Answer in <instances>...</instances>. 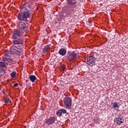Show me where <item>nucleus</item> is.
Wrapping results in <instances>:
<instances>
[{"mask_svg":"<svg viewBox=\"0 0 128 128\" xmlns=\"http://www.w3.org/2000/svg\"><path fill=\"white\" fill-rule=\"evenodd\" d=\"M21 8L22 10L26 11H24L23 13L20 12L18 14V20H23V22H26L28 20V18L30 16V12L28 11V6L26 5H24L21 6Z\"/></svg>","mask_w":128,"mask_h":128,"instance_id":"1","label":"nucleus"},{"mask_svg":"<svg viewBox=\"0 0 128 128\" xmlns=\"http://www.w3.org/2000/svg\"><path fill=\"white\" fill-rule=\"evenodd\" d=\"M24 36V32L18 29L14 30L12 35V40H16V38H22Z\"/></svg>","mask_w":128,"mask_h":128,"instance_id":"2","label":"nucleus"},{"mask_svg":"<svg viewBox=\"0 0 128 128\" xmlns=\"http://www.w3.org/2000/svg\"><path fill=\"white\" fill-rule=\"evenodd\" d=\"M63 102L66 106V108H68V110L72 108V98L69 96H66L64 98Z\"/></svg>","mask_w":128,"mask_h":128,"instance_id":"3","label":"nucleus"},{"mask_svg":"<svg viewBox=\"0 0 128 128\" xmlns=\"http://www.w3.org/2000/svg\"><path fill=\"white\" fill-rule=\"evenodd\" d=\"M12 40L15 46H18V50H22V38H18L16 39H13Z\"/></svg>","mask_w":128,"mask_h":128,"instance_id":"4","label":"nucleus"},{"mask_svg":"<svg viewBox=\"0 0 128 128\" xmlns=\"http://www.w3.org/2000/svg\"><path fill=\"white\" fill-rule=\"evenodd\" d=\"M22 49H18V47L12 46L10 48V50L12 52H13L15 54H21Z\"/></svg>","mask_w":128,"mask_h":128,"instance_id":"5","label":"nucleus"},{"mask_svg":"<svg viewBox=\"0 0 128 128\" xmlns=\"http://www.w3.org/2000/svg\"><path fill=\"white\" fill-rule=\"evenodd\" d=\"M78 54L74 52H70L68 54V60L70 62H72V60H74L76 58Z\"/></svg>","mask_w":128,"mask_h":128,"instance_id":"6","label":"nucleus"},{"mask_svg":"<svg viewBox=\"0 0 128 128\" xmlns=\"http://www.w3.org/2000/svg\"><path fill=\"white\" fill-rule=\"evenodd\" d=\"M114 122L118 126H120L124 122V119L122 117L117 116L114 119Z\"/></svg>","mask_w":128,"mask_h":128,"instance_id":"7","label":"nucleus"},{"mask_svg":"<svg viewBox=\"0 0 128 128\" xmlns=\"http://www.w3.org/2000/svg\"><path fill=\"white\" fill-rule=\"evenodd\" d=\"M56 122V117L51 116L48 119H47L46 122H44L45 124H48V126H50Z\"/></svg>","mask_w":128,"mask_h":128,"instance_id":"8","label":"nucleus"},{"mask_svg":"<svg viewBox=\"0 0 128 128\" xmlns=\"http://www.w3.org/2000/svg\"><path fill=\"white\" fill-rule=\"evenodd\" d=\"M96 57L94 56H90L87 58V64H94V62L96 61Z\"/></svg>","mask_w":128,"mask_h":128,"instance_id":"9","label":"nucleus"},{"mask_svg":"<svg viewBox=\"0 0 128 128\" xmlns=\"http://www.w3.org/2000/svg\"><path fill=\"white\" fill-rule=\"evenodd\" d=\"M67 4L70 6H71L73 8H76V4L78 2L76 0H67Z\"/></svg>","mask_w":128,"mask_h":128,"instance_id":"10","label":"nucleus"},{"mask_svg":"<svg viewBox=\"0 0 128 128\" xmlns=\"http://www.w3.org/2000/svg\"><path fill=\"white\" fill-rule=\"evenodd\" d=\"M66 114V110L65 109H60L56 111V114L58 116H62V114Z\"/></svg>","mask_w":128,"mask_h":128,"instance_id":"11","label":"nucleus"},{"mask_svg":"<svg viewBox=\"0 0 128 128\" xmlns=\"http://www.w3.org/2000/svg\"><path fill=\"white\" fill-rule=\"evenodd\" d=\"M18 26L22 30H24V28H26V23L24 22H20L18 24Z\"/></svg>","mask_w":128,"mask_h":128,"instance_id":"12","label":"nucleus"},{"mask_svg":"<svg viewBox=\"0 0 128 128\" xmlns=\"http://www.w3.org/2000/svg\"><path fill=\"white\" fill-rule=\"evenodd\" d=\"M60 56H66V50L64 48H61L58 52Z\"/></svg>","mask_w":128,"mask_h":128,"instance_id":"13","label":"nucleus"},{"mask_svg":"<svg viewBox=\"0 0 128 128\" xmlns=\"http://www.w3.org/2000/svg\"><path fill=\"white\" fill-rule=\"evenodd\" d=\"M112 108H114V110H118L120 106H118V102H115L112 103Z\"/></svg>","mask_w":128,"mask_h":128,"instance_id":"14","label":"nucleus"},{"mask_svg":"<svg viewBox=\"0 0 128 128\" xmlns=\"http://www.w3.org/2000/svg\"><path fill=\"white\" fill-rule=\"evenodd\" d=\"M29 80H30L32 82H34L36 80V77L34 75H30Z\"/></svg>","mask_w":128,"mask_h":128,"instance_id":"15","label":"nucleus"},{"mask_svg":"<svg viewBox=\"0 0 128 128\" xmlns=\"http://www.w3.org/2000/svg\"><path fill=\"white\" fill-rule=\"evenodd\" d=\"M74 14V10L72 9L69 11H68V12L66 13V16H72V14Z\"/></svg>","mask_w":128,"mask_h":128,"instance_id":"16","label":"nucleus"},{"mask_svg":"<svg viewBox=\"0 0 128 128\" xmlns=\"http://www.w3.org/2000/svg\"><path fill=\"white\" fill-rule=\"evenodd\" d=\"M50 45H47L45 46L44 48V50H45V52H48L50 50Z\"/></svg>","mask_w":128,"mask_h":128,"instance_id":"17","label":"nucleus"},{"mask_svg":"<svg viewBox=\"0 0 128 128\" xmlns=\"http://www.w3.org/2000/svg\"><path fill=\"white\" fill-rule=\"evenodd\" d=\"M16 72H14L11 73L10 74V76L11 78H16Z\"/></svg>","mask_w":128,"mask_h":128,"instance_id":"18","label":"nucleus"},{"mask_svg":"<svg viewBox=\"0 0 128 128\" xmlns=\"http://www.w3.org/2000/svg\"><path fill=\"white\" fill-rule=\"evenodd\" d=\"M0 66L1 68H6V64L4 62H0Z\"/></svg>","mask_w":128,"mask_h":128,"instance_id":"19","label":"nucleus"},{"mask_svg":"<svg viewBox=\"0 0 128 128\" xmlns=\"http://www.w3.org/2000/svg\"><path fill=\"white\" fill-rule=\"evenodd\" d=\"M2 60L3 62H8V58H2Z\"/></svg>","mask_w":128,"mask_h":128,"instance_id":"20","label":"nucleus"},{"mask_svg":"<svg viewBox=\"0 0 128 128\" xmlns=\"http://www.w3.org/2000/svg\"><path fill=\"white\" fill-rule=\"evenodd\" d=\"M18 86V83H15L14 84V86L16 88Z\"/></svg>","mask_w":128,"mask_h":128,"instance_id":"21","label":"nucleus"},{"mask_svg":"<svg viewBox=\"0 0 128 128\" xmlns=\"http://www.w3.org/2000/svg\"><path fill=\"white\" fill-rule=\"evenodd\" d=\"M5 102L6 103L8 102V99L5 100Z\"/></svg>","mask_w":128,"mask_h":128,"instance_id":"22","label":"nucleus"},{"mask_svg":"<svg viewBox=\"0 0 128 128\" xmlns=\"http://www.w3.org/2000/svg\"><path fill=\"white\" fill-rule=\"evenodd\" d=\"M126 128H128V126H126Z\"/></svg>","mask_w":128,"mask_h":128,"instance_id":"23","label":"nucleus"}]
</instances>
